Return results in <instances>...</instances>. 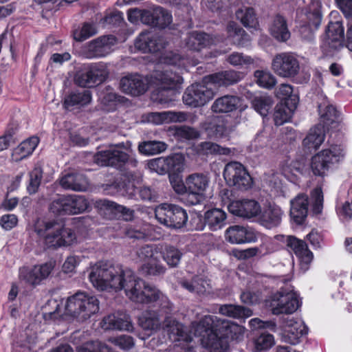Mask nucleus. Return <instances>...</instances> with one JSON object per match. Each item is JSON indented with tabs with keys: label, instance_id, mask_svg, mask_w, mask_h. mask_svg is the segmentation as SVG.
<instances>
[{
	"label": "nucleus",
	"instance_id": "59",
	"mask_svg": "<svg viewBox=\"0 0 352 352\" xmlns=\"http://www.w3.org/2000/svg\"><path fill=\"white\" fill-rule=\"evenodd\" d=\"M43 177L41 168L36 167L30 173V182L27 187L28 192L33 194L37 192Z\"/></svg>",
	"mask_w": 352,
	"mask_h": 352
},
{
	"label": "nucleus",
	"instance_id": "51",
	"mask_svg": "<svg viewBox=\"0 0 352 352\" xmlns=\"http://www.w3.org/2000/svg\"><path fill=\"white\" fill-rule=\"evenodd\" d=\"M78 352H114L113 349L100 341L87 342L77 348Z\"/></svg>",
	"mask_w": 352,
	"mask_h": 352
},
{
	"label": "nucleus",
	"instance_id": "4",
	"mask_svg": "<svg viewBox=\"0 0 352 352\" xmlns=\"http://www.w3.org/2000/svg\"><path fill=\"white\" fill-rule=\"evenodd\" d=\"M154 77L159 83V88L153 94L152 98L161 104L168 106L175 101L184 79L179 73L169 68L156 72Z\"/></svg>",
	"mask_w": 352,
	"mask_h": 352
},
{
	"label": "nucleus",
	"instance_id": "35",
	"mask_svg": "<svg viewBox=\"0 0 352 352\" xmlns=\"http://www.w3.org/2000/svg\"><path fill=\"white\" fill-rule=\"evenodd\" d=\"M270 30L271 34L279 41H286L290 38L286 20L279 14L274 18Z\"/></svg>",
	"mask_w": 352,
	"mask_h": 352
},
{
	"label": "nucleus",
	"instance_id": "48",
	"mask_svg": "<svg viewBox=\"0 0 352 352\" xmlns=\"http://www.w3.org/2000/svg\"><path fill=\"white\" fill-rule=\"evenodd\" d=\"M166 144L160 141H146L140 143L138 146L139 151L146 155L159 154L166 151Z\"/></svg>",
	"mask_w": 352,
	"mask_h": 352
},
{
	"label": "nucleus",
	"instance_id": "15",
	"mask_svg": "<svg viewBox=\"0 0 352 352\" xmlns=\"http://www.w3.org/2000/svg\"><path fill=\"white\" fill-rule=\"evenodd\" d=\"M168 44L164 36L149 31L142 32L135 41V47L144 53L161 52Z\"/></svg>",
	"mask_w": 352,
	"mask_h": 352
},
{
	"label": "nucleus",
	"instance_id": "60",
	"mask_svg": "<svg viewBox=\"0 0 352 352\" xmlns=\"http://www.w3.org/2000/svg\"><path fill=\"white\" fill-rule=\"evenodd\" d=\"M167 63L173 66H177L180 69H186L189 65H195L197 62L190 61L189 59L182 56L179 54H171L166 57Z\"/></svg>",
	"mask_w": 352,
	"mask_h": 352
},
{
	"label": "nucleus",
	"instance_id": "7",
	"mask_svg": "<svg viewBox=\"0 0 352 352\" xmlns=\"http://www.w3.org/2000/svg\"><path fill=\"white\" fill-rule=\"evenodd\" d=\"M346 151L342 145H331L311 158V168L313 173L318 176H324L326 172L334 165L342 162Z\"/></svg>",
	"mask_w": 352,
	"mask_h": 352
},
{
	"label": "nucleus",
	"instance_id": "36",
	"mask_svg": "<svg viewBox=\"0 0 352 352\" xmlns=\"http://www.w3.org/2000/svg\"><path fill=\"white\" fill-rule=\"evenodd\" d=\"M226 213L219 208H213L205 213V221L213 231L221 229L226 225Z\"/></svg>",
	"mask_w": 352,
	"mask_h": 352
},
{
	"label": "nucleus",
	"instance_id": "40",
	"mask_svg": "<svg viewBox=\"0 0 352 352\" xmlns=\"http://www.w3.org/2000/svg\"><path fill=\"white\" fill-rule=\"evenodd\" d=\"M239 103V98L233 96H224L214 100L211 109L214 113H228L235 110Z\"/></svg>",
	"mask_w": 352,
	"mask_h": 352
},
{
	"label": "nucleus",
	"instance_id": "6",
	"mask_svg": "<svg viewBox=\"0 0 352 352\" xmlns=\"http://www.w3.org/2000/svg\"><path fill=\"white\" fill-rule=\"evenodd\" d=\"M214 318L205 316L199 322H192L194 336L201 337L202 346L210 352H226L229 348L228 341L218 331L212 330Z\"/></svg>",
	"mask_w": 352,
	"mask_h": 352
},
{
	"label": "nucleus",
	"instance_id": "58",
	"mask_svg": "<svg viewBox=\"0 0 352 352\" xmlns=\"http://www.w3.org/2000/svg\"><path fill=\"white\" fill-rule=\"evenodd\" d=\"M19 277L21 282L32 286H36L38 284V277L32 267H23L19 269Z\"/></svg>",
	"mask_w": 352,
	"mask_h": 352
},
{
	"label": "nucleus",
	"instance_id": "18",
	"mask_svg": "<svg viewBox=\"0 0 352 352\" xmlns=\"http://www.w3.org/2000/svg\"><path fill=\"white\" fill-rule=\"evenodd\" d=\"M120 88L126 94L138 96L144 94L148 89V80L138 74H129L120 79Z\"/></svg>",
	"mask_w": 352,
	"mask_h": 352
},
{
	"label": "nucleus",
	"instance_id": "54",
	"mask_svg": "<svg viewBox=\"0 0 352 352\" xmlns=\"http://www.w3.org/2000/svg\"><path fill=\"white\" fill-rule=\"evenodd\" d=\"M140 270L143 274L147 276H160L165 273L166 267L159 261H148L141 266Z\"/></svg>",
	"mask_w": 352,
	"mask_h": 352
},
{
	"label": "nucleus",
	"instance_id": "24",
	"mask_svg": "<svg viewBox=\"0 0 352 352\" xmlns=\"http://www.w3.org/2000/svg\"><path fill=\"white\" fill-rule=\"evenodd\" d=\"M259 214L260 224L271 229L280 225L283 212L277 205L269 204L263 211L261 210Z\"/></svg>",
	"mask_w": 352,
	"mask_h": 352
},
{
	"label": "nucleus",
	"instance_id": "28",
	"mask_svg": "<svg viewBox=\"0 0 352 352\" xmlns=\"http://www.w3.org/2000/svg\"><path fill=\"white\" fill-rule=\"evenodd\" d=\"M217 331L228 342H240L243 338L245 328L232 321L223 320L219 323Z\"/></svg>",
	"mask_w": 352,
	"mask_h": 352
},
{
	"label": "nucleus",
	"instance_id": "16",
	"mask_svg": "<svg viewBox=\"0 0 352 352\" xmlns=\"http://www.w3.org/2000/svg\"><path fill=\"white\" fill-rule=\"evenodd\" d=\"M116 43L117 39L114 36L108 35L98 37L86 45V56L88 58L105 56L111 53L112 47Z\"/></svg>",
	"mask_w": 352,
	"mask_h": 352
},
{
	"label": "nucleus",
	"instance_id": "39",
	"mask_svg": "<svg viewBox=\"0 0 352 352\" xmlns=\"http://www.w3.org/2000/svg\"><path fill=\"white\" fill-rule=\"evenodd\" d=\"M65 197L67 214H80L88 208L89 202L82 195H67Z\"/></svg>",
	"mask_w": 352,
	"mask_h": 352
},
{
	"label": "nucleus",
	"instance_id": "3",
	"mask_svg": "<svg viewBox=\"0 0 352 352\" xmlns=\"http://www.w3.org/2000/svg\"><path fill=\"white\" fill-rule=\"evenodd\" d=\"M131 143L126 142L110 146L94 155V162L100 166H109L119 170L135 168L138 161L130 155Z\"/></svg>",
	"mask_w": 352,
	"mask_h": 352
},
{
	"label": "nucleus",
	"instance_id": "13",
	"mask_svg": "<svg viewBox=\"0 0 352 352\" xmlns=\"http://www.w3.org/2000/svg\"><path fill=\"white\" fill-rule=\"evenodd\" d=\"M274 72L281 77H294L300 70L299 61L294 54L282 52L276 54L272 60Z\"/></svg>",
	"mask_w": 352,
	"mask_h": 352
},
{
	"label": "nucleus",
	"instance_id": "46",
	"mask_svg": "<svg viewBox=\"0 0 352 352\" xmlns=\"http://www.w3.org/2000/svg\"><path fill=\"white\" fill-rule=\"evenodd\" d=\"M296 109V105L292 107H288V102L285 103L278 104L275 107L274 113V120L276 125H282L289 120L293 112Z\"/></svg>",
	"mask_w": 352,
	"mask_h": 352
},
{
	"label": "nucleus",
	"instance_id": "25",
	"mask_svg": "<svg viewBox=\"0 0 352 352\" xmlns=\"http://www.w3.org/2000/svg\"><path fill=\"white\" fill-rule=\"evenodd\" d=\"M209 178L204 173H192L185 179L184 187L190 193V195H202L209 185Z\"/></svg>",
	"mask_w": 352,
	"mask_h": 352
},
{
	"label": "nucleus",
	"instance_id": "45",
	"mask_svg": "<svg viewBox=\"0 0 352 352\" xmlns=\"http://www.w3.org/2000/svg\"><path fill=\"white\" fill-rule=\"evenodd\" d=\"M161 256L163 257V259L168 265L171 267H175L179 265L182 256V253L174 246L162 245Z\"/></svg>",
	"mask_w": 352,
	"mask_h": 352
},
{
	"label": "nucleus",
	"instance_id": "52",
	"mask_svg": "<svg viewBox=\"0 0 352 352\" xmlns=\"http://www.w3.org/2000/svg\"><path fill=\"white\" fill-rule=\"evenodd\" d=\"M167 173L176 174L184 168V158L181 154H174L166 157Z\"/></svg>",
	"mask_w": 352,
	"mask_h": 352
},
{
	"label": "nucleus",
	"instance_id": "31",
	"mask_svg": "<svg viewBox=\"0 0 352 352\" xmlns=\"http://www.w3.org/2000/svg\"><path fill=\"white\" fill-rule=\"evenodd\" d=\"M307 333L308 328L303 322L291 321L283 333V340L285 342L295 345L299 343L300 338Z\"/></svg>",
	"mask_w": 352,
	"mask_h": 352
},
{
	"label": "nucleus",
	"instance_id": "61",
	"mask_svg": "<svg viewBox=\"0 0 352 352\" xmlns=\"http://www.w3.org/2000/svg\"><path fill=\"white\" fill-rule=\"evenodd\" d=\"M313 212L320 214L323 208V193L320 187L316 188L311 193Z\"/></svg>",
	"mask_w": 352,
	"mask_h": 352
},
{
	"label": "nucleus",
	"instance_id": "42",
	"mask_svg": "<svg viewBox=\"0 0 352 352\" xmlns=\"http://www.w3.org/2000/svg\"><path fill=\"white\" fill-rule=\"evenodd\" d=\"M219 311L223 316L237 319L248 318L252 315V311L250 309L231 304L221 305Z\"/></svg>",
	"mask_w": 352,
	"mask_h": 352
},
{
	"label": "nucleus",
	"instance_id": "43",
	"mask_svg": "<svg viewBox=\"0 0 352 352\" xmlns=\"http://www.w3.org/2000/svg\"><path fill=\"white\" fill-rule=\"evenodd\" d=\"M151 119L157 124H159L164 121L182 122L188 119V115L184 112L180 111H163L160 113L156 112L151 113Z\"/></svg>",
	"mask_w": 352,
	"mask_h": 352
},
{
	"label": "nucleus",
	"instance_id": "22",
	"mask_svg": "<svg viewBox=\"0 0 352 352\" xmlns=\"http://www.w3.org/2000/svg\"><path fill=\"white\" fill-rule=\"evenodd\" d=\"M216 43L211 35L199 31L190 32L184 39L185 46L188 50L196 52H199Z\"/></svg>",
	"mask_w": 352,
	"mask_h": 352
},
{
	"label": "nucleus",
	"instance_id": "38",
	"mask_svg": "<svg viewBox=\"0 0 352 352\" xmlns=\"http://www.w3.org/2000/svg\"><path fill=\"white\" fill-rule=\"evenodd\" d=\"M324 126L317 125L309 130L303 140V145L309 149H317L324 142Z\"/></svg>",
	"mask_w": 352,
	"mask_h": 352
},
{
	"label": "nucleus",
	"instance_id": "21",
	"mask_svg": "<svg viewBox=\"0 0 352 352\" xmlns=\"http://www.w3.org/2000/svg\"><path fill=\"white\" fill-rule=\"evenodd\" d=\"M287 245L291 248L300 260V268L307 271L314 258L313 253L309 250L307 243L293 236H288Z\"/></svg>",
	"mask_w": 352,
	"mask_h": 352
},
{
	"label": "nucleus",
	"instance_id": "8",
	"mask_svg": "<svg viewBox=\"0 0 352 352\" xmlns=\"http://www.w3.org/2000/svg\"><path fill=\"white\" fill-rule=\"evenodd\" d=\"M155 216L159 223L173 229L182 228L188 219L187 212L183 208L166 203L155 208Z\"/></svg>",
	"mask_w": 352,
	"mask_h": 352
},
{
	"label": "nucleus",
	"instance_id": "27",
	"mask_svg": "<svg viewBox=\"0 0 352 352\" xmlns=\"http://www.w3.org/2000/svg\"><path fill=\"white\" fill-rule=\"evenodd\" d=\"M308 197L305 194H299L290 201V216L294 221L301 224L307 215Z\"/></svg>",
	"mask_w": 352,
	"mask_h": 352
},
{
	"label": "nucleus",
	"instance_id": "1",
	"mask_svg": "<svg viewBox=\"0 0 352 352\" xmlns=\"http://www.w3.org/2000/svg\"><path fill=\"white\" fill-rule=\"evenodd\" d=\"M88 278L98 291L124 289L127 298L135 303H156L163 313L170 314L173 311V305L166 294L120 265L109 261L97 262L90 267Z\"/></svg>",
	"mask_w": 352,
	"mask_h": 352
},
{
	"label": "nucleus",
	"instance_id": "41",
	"mask_svg": "<svg viewBox=\"0 0 352 352\" xmlns=\"http://www.w3.org/2000/svg\"><path fill=\"white\" fill-rule=\"evenodd\" d=\"M162 244L145 245L140 247L136 252L141 261H157L161 257Z\"/></svg>",
	"mask_w": 352,
	"mask_h": 352
},
{
	"label": "nucleus",
	"instance_id": "53",
	"mask_svg": "<svg viewBox=\"0 0 352 352\" xmlns=\"http://www.w3.org/2000/svg\"><path fill=\"white\" fill-rule=\"evenodd\" d=\"M206 282L201 278L196 276L191 280H182L181 285L188 292L191 293H196L198 294H204L206 290Z\"/></svg>",
	"mask_w": 352,
	"mask_h": 352
},
{
	"label": "nucleus",
	"instance_id": "9",
	"mask_svg": "<svg viewBox=\"0 0 352 352\" xmlns=\"http://www.w3.org/2000/svg\"><path fill=\"white\" fill-rule=\"evenodd\" d=\"M300 305L299 296L291 285L281 287L272 296V311L274 315L293 314Z\"/></svg>",
	"mask_w": 352,
	"mask_h": 352
},
{
	"label": "nucleus",
	"instance_id": "55",
	"mask_svg": "<svg viewBox=\"0 0 352 352\" xmlns=\"http://www.w3.org/2000/svg\"><path fill=\"white\" fill-rule=\"evenodd\" d=\"M96 29L94 24L85 23L82 28L75 30L73 32L74 38L76 41H83L96 34Z\"/></svg>",
	"mask_w": 352,
	"mask_h": 352
},
{
	"label": "nucleus",
	"instance_id": "5",
	"mask_svg": "<svg viewBox=\"0 0 352 352\" xmlns=\"http://www.w3.org/2000/svg\"><path fill=\"white\" fill-rule=\"evenodd\" d=\"M100 309L98 298L85 292H78L69 296L65 303V312L78 321L84 322L96 314Z\"/></svg>",
	"mask_w": 352,
	"mask_h": 352
},
{
	"label": "nucleus",
	"instance_id": "33",
	"mask_svg": "<svg viewBox=\"0 0 352 352\" xmlns=\"http://www.w3.org/2000/svg\"><path fill=\"white\" fill-rule=\"evenodd\" d=\"M318 111L321 122L327 126L338 124L341 120L340 112L327 100L319 104Z\"/></svg>",
	"mask_w": 352,
	"mask_h": 352
},
{
	"label": "nucleus",
	"instance_id": "50",
	"mask_svg": "<svg viewBox=\"0 0 352 352\" xmlns=\"http://www.w3.org/2000/svg\"><path fill=\"white\" fill-rule=\"evenodd\" d=\"M98 206L100 208H105L121 212L124 216H125L126 220H131L133 217L134 211L133 210L124 206L118 205L116 202L107 199L100 200L98 203Z\"/></svg>",
	"mask_w": 352,
	"mask_h": 352
},
{
	"label": "nucleus",
	"instance_id": "29",
	"mask_svg": "<svg viewBox=\"0 0 352 352\" xmlns=\"http://www.w3.org/2000/svg\"><path fill=\"white\" fill-rule=\"evenodd\" d=\"M162 315L157 310H146L139 318V324L141 327L151 333L162 329L163 327Z\"/></svg>",
	"mask_w": 352,
	"mask_h": 352
},
{
	"label": "nucleus",
	"instance_id": "11",
	"mask_svg": "<svg viewBox=\"0 0 352 352\" xmlns=\"http://www.w3.org/2000/svg\"><path fill=\"white\" fill-rule=\"evenodd\" d=\"M212 88L208 86L203 79L201 82L194 83L188 86L182 96L184 103L190 107L205 105L214 97Z\"/></svg>",
	"mask_w": 352,
	"mask_h": 352
},
{
	"label": "nucleus",
	"instance_id": "23",
	"mask_svg": "<svg viewBox=\"0 0 352 352\" xmlns=\"http://www.w3.org/2000/svg\"><path fill=\"white\" fill-rule=\"evenodd\" d=\"M146 25L160 29L168 27L173 21L171 13L160 6L148 9V15L146 16Z\"/></svg>",
	"mask_w": 352,
	"mask_h": 352
},
{
	"label": "nucleus",
	"instance_id": "30",
	"mask_svg": "<svg viewBox=\"0 0 352 352\" xmlns=\"http://www.w3.org/2000/svg\"><path fill=\"white\" fill-rule=\"evenodd\" d=\"M60 184L65 190L85 191L88 187V181L83 174L72 173L63 176Z\"/></svg>",
	"mask_w": 352,
	"mask_h": 352
},
{
	"label": "nucleus",
	"instance_id": "47",
	"mask_svg": "<svg viewBox=\"0 0 352 352\" xmlns=\"http://www.w3.org/2000/svg\"><path fill=\"white\" fill-rule=\"evenodd\" d=\"M228 36L232 39V43L239 46H245L248 41L245 32L237 24L230 22L227 26Z\"/></svg>",
	"mask_w": 352,
	"mask_h": 352
},
{
	"label": "nucleus",
	"instance_id": "2",
	"mask_svg": "<svg viewBox=\"0 0 352 352\" xmlns=\"http://www.w3.org/2000/svg\"><path fill=\"white\" fill-rule=\"evenodd\" d=\"M34 230L48 248L69 245L76 239L73 230L65 228L63 222L56 219H39L35 222Z\"/></svg>",
	"mask_w": 352,
	"mask_h": 352
},
{
	"label": "nucleus",
	"instance_id": "32",
	"mask_svg": "<svg viewBox=\"0 0 352 352\" xmlns=\"http://www.w3.org/2000/svg\"><path fill=\"white\" fill-rule=\"evenodd\" d=\"M192 151L199 156L210 155H229L232 153L230 148L223 147L212 142H202L192 146Z\"/></svg>",
	"mask_w": 352,
	"mask_h": 352
},
{
	"label": "nucleus",
	"instance_id": "10",
	"mask_svg": "<svg viewBox=\"0 0 352 352\" xmlns=\"http://www.w3.org/2000/svg\"><path fill=\"white\" fill-rule=\"evenodd\" d=\"M226 183L240 190H247L252 185V179L244 166L238 162L228 163L223 170Z\"/></svg>",
	"mask_w": 352,
	"mask_h": 352
},
{
	"label": "nucleus",
	"instance_id": "64",
	"mask_svg": "<svg viewBox=\"0 0 352 352\" xmlns=\"http://www.w3.org/2000/svg\"><path fill=\"white\" fill-rule=\"evenodd\" d=\"M54 267V265L52 262H47L41 265H36L33 267V269L36 273V277H38V284L42 280L46 279L52 272Z\"/></svg>",
	"mask_w": 352,
	"mask_h": 352
},
{
	"label": "nucleus",
	"instance_id": "49",
	"mask_svg": "<svg viewBox=\"0 0 352 352\" xmlns=\"http://www.w3.org/2000/svg\"><path fill=\"white\" fill-rule=\"evenodd\" d=\"M252 106L261 116L268 114L272 106V100L267 96H255L252 100Z\"/></svg>",
	"mask_w": 352,
	"mask_h": 352
},
{
	"label": "nucleus",
	"instance_id": "20",
	"mask_svg": "<svg viewBox=\"0 0 352 352\" xmlns=\"http://www.w3.org/2000/svg\"><path fill=\"white\" fill-rule=\"evenodd\" d=\"M228 208L230 213L245 219L256 217L261 212L260 204L253 199L233 201Z\"/></svg>",
	"mask_w": 352,
	"mask_h": 352
},
{
	"label": "nucleus",
	"instance_id": "62",
	"mask_svg": "<svg viewBox=\"0 0 352 352\" xmlns=\"http://www.w3.org/2000/svg\"><path fill=\"white\" fill-rule=\"evenodd\" d=\"M50 212L56 214H67L66 197L61 195L54 199L50 204Z\"/></svg>",
	"mask_w": 352,
	"mask_h": 352
},
{
	"label": "nucleus",
	"instance_id": "19",
	"mask_svg": "<svg viewBox=\"0 0 352 352\" xmlns=\"http://www.w3.org/2000/svg\"><path fill=\"white\" fill-rule=\"evenodd\" d=\"M225 238L232 244L252 243L257 239L256 234L252 228L239 225L228 228L225 232Z\"/></svg>",
	"mask_w": 352,
	"mask_h": 352
},
{
	"label": "nucleus",
	"instance_id": "17",
	"mask_svg": "<svg viewBox=\"0 0 352 352\" xmlns=\"http://www.w3.org/2000/svg\"><path fill=\"white\" fill-rule=\"evenodd\" d=\"M164 318L163 321V327L162 329L165 331L169 336V338L174 342L184 341L189 343L192 341V332L194 333L192 328L190 333H188L184 326L176 320L174 318L169 316V314L164 313Z\"/></svg>",
	"mask_w": 352,
	"mask_h": 352
},
{
	"label": "nucleus",
	"instance_id": "34",
	"mask_svg": "<svg viewBox=\"0 0 352 352\" xmlns=\"http://www.w3.org/2000/svg\"><path fill=\"white\" fill-rule=\"evenodd\" d=\"M39 142L37 137H31L22 142L15 148L12 154L13 161L18 162L32 153Z\"/></svg>",
	"mask_w": 352,
	"mask_h": 352
},
{
	"label": "nucleus",
	"instance_id": "63",
	"mask_svg": "<svg viewBox=\"0 0 352 352\" xmlns=\"http://www.w3.org/2000/svg\"><path fill=\"white\" fill-rule=\"evenodd\" d=\"M108 340L122 350H129L135 344L133 338L126 335L111 337L109 338Z\"/></svg>",
	"mask_w": 352,
	"mask_h": 352
},
{
	"label": "nucleus",
	"instance_id": "26",
	"mask_svg": "<svg viewBox=\"0 0 352 352\" xmlns=\"http://www.w3.org/2000/svg\"><path fill=\"white\" fill-rule=\"evenodd\" d=\"M241 79L240 74L234 70L223 71L206 76L204 82L209 86H228L239 82Z\"/></svg>",
	"mask_w": 352,
	"mask_h": 352
},
{
	"label": "nucleus",
	"instance_id": "12",
	"mask_svg": "<svg viewBox=\"0 0 352 352\" xmlns=\"http://www.w3.org/2000/svg\"><path fill=\"white\" fill-rule=\"evenodd\" d=\"M344 27L341 21L330 22L325 32L321 48L327 55L334 53L344 47Z\"/></svg>",
	"mask_w": 352,
	"mask_h": 352
},
{
	"label": "nucleus",
	"instance_id": "44",
	"mask_svg": "<svg viewBox=\"0 0 352 352\" xmlns=\"http://www.w3.org/2000/svg\"><path fill=\"white\" fill-rule=\"evenodd\" d=\"M236 16L245 27L256 28L258 20L254 8L250 7L241 8L236 11Z\"/></svg>",
	"mask_w": 352,
	"mask_h": 352
},
{
	"label": "nucleus",
	"instance_id": "37",
	"mask_svg": "<svg viewBox=\"0 0 352 352\" xmlns=\"http://www.w3.org/2000/svg\"><path fill=\"white\" fill-rule=\"evenodd\" d=\"M91 100V95L89 91L72 92L65 97L63 107L67 110H71L76 106H85Z\"/></svg>",
	"mask_w": 352,
	"mask_h": 352
},
{
	"label": "nucleus",
	"instance_id": "56",
	"mask_svg": "<svg viewBox=\"0 0 352 352\" xmlns=\"http://www.w3.org/2000/svg\"><path fill=\"white\" fill-rule=\"evenodd\" d=\"M254 349L256 352L268 350L275 343L274 338L272 334L261 333L254 341Z\"/></svg>",
	"mask_w": 352,
	"mask_h": 352
},
{
	"label": "nucleus",
	"instance_id": "57",
	"mask_svg": "<svg viewBox=\"0 0 352 352\" xmlns=\"http://www.w3.org/2000/svg\"><path fill=\"white\" fill-rule=\"evenodd\" d=\"M254 76L260 87L271 89L276 85L274 76L268 72L257 70L254 72Z\"/></svg>",
	"mask_w": 352,
	"mask_h": 352
},
{
	"label": "nucleus",
	"instance_id": "14",
	"mask_svg": "<svg viewBox=\"0 0 352 352\" xmlns=\"http://www.w3.org/2000/svg\"><path fill=\"white\" fill-rule=\"evenodd\" d=\"M108 74V71L103 65L91 64L85 71L76 74L75 82L80 87H91L104 81Z\"/></svg>",
	"mask_w": 352,
	"mask_h": 352
}]
</instances>
